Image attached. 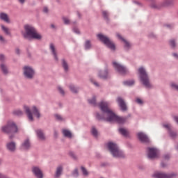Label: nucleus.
Instances as JSON below:
<instances>
[{"mask_svg":"<svg viewBox=\"0 0 178 178\" xmlns=\"http://www.w3.org/2000/svg\"><path fill=\"white\" fill-rule=\"evenodd\" d=\"M138 72L139 73L140 79L143 86H145V87H146L147 88H151L152 86L149 83V78L148 77V74H147L145 69H144V67H140L138 70Z\"/></svg>","mask_w":178,"mask_h":178,"instance_id":"20e7f679","label":"nucleus"},{"mask_svg":"<svg viewBox=\"0 0 178 178\" xmlns=\"http://www.w3.org/2000/svg\"><path fill=\"white\" fill-rule=\"evenodd\" d=\"M171 87H172L175 90H177V91H178V86L175 83H172Z\"/></svg>","mask_w":178,"mask_h":178,"instance_id":"c03bdc74","label":"nucleus"},{"mask_svg":"<svg viewBox=\"0 0 178 178\" xmlns=\"http://www.w3.org/2000/svg\"><path fill=\"white\" fill-rule=\"evenodd\" d=\"M117 37L120 40H122V41H123V42L124 43L125 48H130V47H131L130 43L127 40H126V39L123 38V37H122V35H120V34L117 33Z\"/></svg>","mask_w":178,"mask_h":178,"instance_id":"f3484780","label":"nucleus"},{"mask_svg":"<svg viewBox=\"0 0 178 178\" xmlns=\"http://www.w3.org/2000/svg\"><path fill=\"white\" fill-rule=\"evenodd\" d=\"M12 138H13V136H10V139L12 140Z\"/></svg>","mask_w":178,"mask_h":178,"instance_id":"680f3d73","label":"nucleus"},{"mask_svg":"<svg viewBox=\"0 0 178 178\" xmlns=\"http://www.w3.org/2000/svg\"><path fill=\"white\" fill-rule=\"evenodd\" d=\"M165 159H169L170 156L169 155H166L164 156Z\"/></svg>","mask_w":178,"mask_h":178,"instance_id":"6e6d98bb","label":"nucleus"},{"mask_svg":"<svg viewBox=\"0 0 178 178\" xmlns=\"http://www.w3.org/2000/svg\"><path fill=\"white\" fill-rule=\"evenodd\" d=\"M32 112L38 119H40V118H41V114L40 113V111H38V108H37V107L33 106Z\"/></svg>","mask_w":178,"mask_h":178,"instance_id":"aec40b11","label":"nucleus"},{"mask_svg":"<svg viewBox=\"0 0 178 178\" xmlns=\"http://www.w3.org/2000/svg\"><path fill=\"white\" fill-rule=\"evenodd\" d=\"M164 127H165V129H168V130L169 131L170 136V137H172V138H175L177 136V134L176 132L172 131V127L170 126V124H164Z\"/></svg>","mask_w":178,"mask_h":178,"instance_id":"dca6fc26","label":"nucleus"},{"mask_svg":"<svg viewBox=\"0 0 178 178\" xmlns=\"http://www.w3.org/2000/svg\"><path fill=\"white\" fill-rule=\"evenodd\" d=\"M173 176V174H165L162 172H154L153 175V177L154 178H171Z\"/></svg>","mask_w":178,"mask_h":178,"instance_id":"f8f14e48","label":"nucleus"},{"mask_svg":"<svg viewBox=\"0 0 178 178\" xmlns=\"http://www.w3.org/2000/svg\"><path fill=\"white\" fill-rule=\"evenodd\" d=\"M73 176L74 177H77V176H79V171L77 170V169L74 170L73 172Z\"/></svg>","mask_w":178,"mask_h":178,"instance_id":"37998d69","label":"nucleus"},{"mask_svg":"<svg viewBox=\"0 0 178 178\" xmlns=\"http://www.w3.org/2000/svg\"><path fill=\"white\" fill-rule=\"evenodd\" d=\"M102 15H103V17H104V19L106 20H109V18H108V16H109V13H108V11L103 10L102 11Z\"/></svg>","mask_w":178,"mask_h":178,"instance_id":"c756f323","label":"nucleus"},{"mask_svg":"<svg viewBox=\"0 0 178 178\" xmlns=\"http://www.w3.org/2000/svg\"><path fill=\"white\" fill-rule=\"evenodd\" d=\"M138 138H139L140 141H142V143H148V141H149L148 136H147V135L143 132H139L138 134Z\"/></svg>","mask_w":178,"mask_h":178,"instance_id":"4468645a","label":"nucleus"},{"mask_svg":"<svg viewBox=\"0 0 178 178\" xmlns=\"http://www.w3.org/2000/svg\"><path fill=\"white\" fill-rule=\"evenodd\" d=\"M113 66L120 73V74H126V73H127V68L116 62L113 63Z\"/></svg>","mask_w":178,"mask_h":178,"instance_id":"9d476101","label":"nucleus"},{"mask_svg":"<svg viewBox=\"0 0 178 178\" xmlns=\"http://www.w3.org/2000/svg\"><path fill=\"white\" fill-rule=\"evenodd\" d=\"M91 133L94 137H98V131H97V129L95 127H92L91 130Z\"/></svg>","mask_w":178,"mask_h":178,"instance_id":"7c9ffc66","label":"nucleus"},{"mask_svg":"<svg viewBox=\"0 0 178 178\" xmlns=\"http://www.w3.org/2000/svg\"><path fill=\"white\" fill-rule=\"evenodd\" d=\"M86 49H90L91 48V42L90 40H87L85 43Z\"/></svg>","mask_w":178,"mask_h":178,"instance_id":"473e14b6","label":"nucleus"},{"mask_svg":"<svg viewBox=\"0 0 178 178\" xmlns=\"http://www.w3.org/2000/svg\"><path fill=\"white\" fill-rule=\"evenodd\" d=\"M14 115H16L17 116H22V115H23V111H20V110H15L13 112Z\"/></svg>","mask_w":178,"mask_h":178,"instance_id":"f704fd0d","label":"nucleus"},{"mask_svg":"<svg viewBox=\"0 0 178 178\" xmlns=\"http://www.w3.org/2000/svg\"><path fill=\"white\" fill-rule=\"evenodd\" d=\"M124 86H133L134 84V81L131 80V81H124Z\"/></svg>","mask_w":178,"mask_h":178,"instance_id":"72a5a7b5","label":"nucleus"},{"mask_svg":"<svg viewBox=\"0 0 178 178\" xmlns=\"http://www.w3.org/2000/svg\"><path fill=\"white\" fill-rule=\"evenodd\" d=\"M81 170L84 176H88V171L84 167H81Z\"/></svg>","mask_w":178,"mask_h":178,"instance_id":"e433bc0d","label":"nucleus"},{"mask_svg":"<svg viewBox=\"0 0 178 178\" xmlns=\"http://www.w3.org/2000/svg\"><path fill=\"white\" fill-rule=\"evenodd\" d=\"M174 119H175V122L178 124V116H175Z\"/></svg>","mask_w":178,"mask_h":178,"instance_id":"603ef678","label":"nucleus"},{"mask_svg":"<svg viewBox=\"0 0 178 178\" xmlns=\"http://www.w3.org/2000/svg\"><path fill=\"white\" fill-rule=\"evenodd\" d=\"M1 131L6 134H15V133H17L18 131L17 126L13 121H10L1 127Z\"/></svg>","mask_w":178,"mask_h":178,"instance_id":"39448f33","label":"nucleus"},{"mask_svg":"<svg viewBox=\"0 0 178 178\" xmlns=\"http://www.w3.org/2000/svg\"><path fill=\"white\" fill-rule=\"evenodd\" d=\"M99 106L101 111L103 112L102 115L99 113L97 114V118L99 120H106V122H117V123H124L126 122V119L124 118L118 117L115 115L110 109H109V103L106 102H102Z\"/></svg>","mask_w":178,"mask_h":178,"instance_id":"f257e3e1","label":"nucleus"},{"mask_svg":"<svg viewBox=\"0 0 178 178\" xmlns=\"http://www.w3.org/2000/svg\"><path fill=\"white\" fill-rule=\"evenodd\" d=\"M72 156L74 157V158H76V156L73 153H72Z\"/></svg>","mask_w":178,"mask_h":178,"instance_id":"052dcab7","label":"nucleus"},{"mask_svg":"<svg viewBox=\"0 0 178 178\" xmlns=\"http://www.w3.org/2000/svg\"><path fill=\"white\" fill-rule=\"evenodd\" d=\"M32 172L37 178H42L44 175H42V171L38 167H33L32 168Z\"/></svg>","mask_w":178,"mask_h":178,"instance_id":"ddd939ff","label":"nucleus"},{"mask_svg":"<svg viewBox=\"0 0 178 178\" xmlns=\"http://www.w3.org/2000/svg\"><path fill=\"white\" fill-rule=\"evenodd\" d=\"M20 3H24L26 0H18Z\"/></svg>","mask_w":178,"mask_h":178,"instance_id":"5fc2aeb1","label":"nucleus"},{"mask_svg":"<svg viewBox=\"0 0 178 178\" xmlns=\"http://www.w3.org/2000/svg\"><path fill=\"white\" fill-rule=\"evenodd\" d=\"M93 84H95L96 86V87L99 86L98 83H97V82H93Z\"/></svg>","mask_w":178,"mask_h":178,"instance_id":"bf43d9fd","label":"nucleus"},{"mask_svg":"<svg viewBox=\"0 0 178 178\" xmlns=\"http://www.w3.org/2000/svg\"><path fill=\"white\" fill-rule=\"evenodd\" d=\"M2 162V161L1 160H0V163Z\"/></svg>","mask_w":178,"mask_h":178,"instance_id":"69168bd1","label":"nucleus"},{"mask_svg":"<svg viewBox=\"0 0 178 178\" xmlns=\"http://www.w3.org/2000/svg\"><path fill=\"white\" fill-rule=\"evenodd\" d=\"M70 90H71L72 92H74V93L77 92V89H76V88H74V86L71 85V86H70Z\"/></svg>","mask_w":178,"mask_h":178,"instance_id":"4c0bfd02","label":"nucleus"},{"mask_svg":"<svg viewBox=\"0 0 178 178\" xmlns=\"http://www.w3.org/2000/svg\"><path fill=\"white\" fill-rule=\"evenodd\" d=\"M73 30H74V32L76 33V34L80 33V31H79L77 28H74Z\"/></svg>","mask_w":178,"mask_h":178,"instance_id":"de8ad7c7","label":"nucleus"},{"mask_svg":"<svg viewBox=\"0 0 178 178\" xmlns=\"http://www.w3.org/2000/svg\"><path fill=\"white\" fill-rule=\"evenodd\" d=\"M1 69L4 74H8V67H6V65L1 64Z\"/></svg>","mask_w":178,"mask_h":178,"instance_id":"c85d7f7f","label":"nucleus"},{"mask_svg":"<svg viewBox=\"0 0 178 178\" xmlns=\"http://www.w3.org/2000/svg\"><path fill=\"white\" fill-rule=\"evenodd\" d=\"M1 29L3 31H4V33H6L8 35L10 34V32L9 31V29H8L7 27H5V26L1 25Z\"/></svg>","mask_w":178,"mask_h":178,"instance_id":"2f4dec72","label":"nucleus"},{"mask_svg":"<svg viewBox=\"0 0 178 178\" xmlns=\"http://www.w3.org/2000/svg\"><path fill=\"white\" fill-rule=\"evenodd\" d=\"M62 66L65 72L69 70V65H67V62H66V60L64 59L62 60Z\"/></svg>","mask_w":178,"mask_h":178,"instance_id":"cd10ccee","label":"nucleus"},{"mask_svg":"<svg viewBox=\"0 0 178 178\" xmlns=\"http://www.w3.org/2000/svg\"><path fill=\"white\" fill-rule=\"evenodd\" d=\"M107 147L114 158H124V154L122 150L119 149V147L116 143L110 142L108 143Z\"/></svg>","mask_w":178,"mask_h":178,"instance_id":"7ed1b4c3","label":"nucleus"},{"mask_svg":"<svg viewBox=\"0 0 178 178\" xmlns=\"http://www.w3.org/2000/svg\"><path fill=\"white\" fill-rule=\"evenodd\" d=\"M51 27L54 29V27H55L54 25H51Z\"/></svg>","mask_w":178,"mask_h":178,"instance_id":"0e129e2a","label":"nucleus"},{"mask_svg":"<svg viewBox=\"0 0 178 178\" xmlns=\"http://www.w3.org/2000/svg\"><path fill=\"white\" fill-rule=\"evenodd\" d=\"M63 134L65 136V137H67L68 138H72V132L70 131L67 129L63 130Z\"/></svg>","mask_w":178,"mask_h":178,"instance_id":"a878e982","label":"nucleus"},{"mask_svg":"<svg viewBox=\"0 0 178 178\" xmlns=\"http://www.w3.org/2000/svg\"><path fill=\"white\" fill-rule=\"evenodd\" d=\"M63 20L65 24H69L70 23V21L67 17H63Z\"/></svg>","mask_w":178,"mask_h":178,"instance_id":"ea45409f","label":"nucleus"},{"mask_svg":"<svg viewBox=\"0 0 178 178\" xmlns=\"http://www.w3.org/2000/svg\"><path fill=\"white\" fill-rule=\"evenodd\" d=\"M173 5V0H164L163 3L157 5L156 3H152L150 6L152 9H162V8H168Z\"/></svg>","mask_w":178,"mask_h":178,"instance_id":"0eeeda50","label":"nucleus"},{"mask_svg":"<svg viewBox=\"0 0 178 178\" xmlns=\"http://www.w3.org/2000/svg\"><path fill=\"white\" fill-rule=\"evenodd\" d=\"M119 132L120 133V134H122V135L124 136V137H127V136H129V131H127L126 129L120 128V129H119Z\"/></svg>","mask_w":178,"mask_h":178,"instance_id":"393cba45","label":"nucleus"},{"mask_svg":"<svg viewBox=\"0 0 178 178\" xmlns=\"http://www.w3.org/2000/svg\"><path fill=\"white\" fill-rule=\"evenodd\" d=\"M136 102H137V104H139V105H143V102L140 98H137Z\"/></svg>","mask_w":178,"mask_h":178,"instance_id":"79ce46f5","label":"nucleus"},{"mask_svg":"<svg viewBox=\"0 0 178 178\" xmlns=\"http://www.w3.org/2000/svg\"><path fill=\"white\" fill-rule=\"evenodd\" d=\"M24 29V38H33L34 40H41L42 38L41 34H40L37 30H35V28L31 25H25Z\"/></svg>","mask_w":178,"mask_h":178,"instance_id":"f03ea898","label":"nucleus"},{"mask_svg":"<svg viewBox=\"0 0 178 178\" xmlns=\"http://www.w3.org/2000/svg\"><path fill=\"white\" fill-rule=\"evenodd\" d=\"M0 41H1V42H5V39L2 35H0Z\"/></svg>","mask_w":178,"mask_h":178,"instance_id":"8fccbe9b","label":"nucleus"},{"mask_svg":"<svg viewBox=\"0 0 178 178\" xmlns=\"http://www.w3.org/2000/svg\"><path fill=\"white\" fill-rule=\"evenodd\" d=\"M170 45L172 48H175V47H176V43L175 42V40H170Z\"/></svg>","mask_w":178,"mask_h":178,"instance_id":"a19ab883","label":"nucleus"},{"mask_svg":"<svg viewBox=\"0 0 178 178\" xmlns=\"http://www.w3.org/2000/svg\"><path fill=\"white\" fill-rule=\"evenodd\" d=\"M36 134H37L38 138H40V140H45V135L44 134V132L42 131V130L38 129L36 131Z\"/></svg>","mask_w":178,"mask_h":178,"instance_id":"a211bd4d","label":"nucleus"},{"mask_svg":"<svg viewBox=\"0 0 178 178\" xmlns=\"http://www.w3.org/2000/svg\"><path fill=\"white\" fill-rule=\"evenodd\" d=\"M173 56H175V58H178L177 54H176V53L173 54Z\"/></svg>","mask_w":178,"mask_h":178,"instance_id":"4d7b16f0","label":"nucleus"},{"mask_svg":"<svg viewBox=\"0 0 178 178\" xmlns=\"http://www.w3.org/2000/svg\"><path fill=\"white\" fill-rule=\"evenodd\" d=\"M88 102H89V104H91V105H96L97 101L95 100V97H93V98L92 99V100H91V99H89V100H88Z\"/></svg>","mask_w":178,"mask_h":178,"instance_id":"c9c22d12","label":"nucleus"},{"mask_svg":"<svg viewBox=\"0 0 178 178\" xmlns=\"http://www.w3.org/2000/svg\"><path fill=\"white\" fill-rule=\"evenodd\" d=\"M63 170V168H62V166H58L57 168V170H56V172L55 177L56 178L59 177L62 175Z\"/></svg>","mask_w":178,"mask_h":178,"instance_id":"b1692460","label":"nucleus"},{"mask_svg":"<svg viewBox=\"0 0 178 178\" xmlns=\"http://www.w3.org/2000/svg\"><path fill=\"white\" fill-rule=\"evenodd\" d=\"M99 77H100V79H107L108 78V70L100 72L99 73Z\"/></svg>","mask_w":178,"mask_h":178,"instance_id":"5701e85b","label":"nucleus"},{"mask_svg":"<svg viewBox=\"0 0 178 178\" xmlns=\"http://www.w3.org/2000/svg\"><path fill=\"white\" fill-rule=\"evenodd\" d=\"M50 49L54 56V59L56 60H58V55L56 54V49H55V45H54V44L52 43L50 44Z\"/></svg>","mask_w":178,"mask_h":178,"instance_id":"6ab92c4d","label":"nucleus"},{"mask_svg":"<svg viewBox=\"0 0 178 178\" xmlns=\"http://www.w3.org/2000/svg\"><path fill=\"white\" fill-rule=\"evenodd\" d=\"M78 16L80 17V13H78Z\"/></svg>","mask_w":178,"mask_h":178,"instance_id":"e2e57ef3","label":"nucleus"},{"mask_svg":"<svg viewBox=\"0 0 178 178\" xmlns=\"http://www.w3.org/2000/svg\"><path fill=\"white\" fill-rule=\"evenodd\" d=\"M24 109L28 116L29 120H30V122H33V120H34V118H33V113H31L30 108H29V106H24Z\"/></svg>","mask_w":178,"mask_h":178,"instance_id":"2eb2a0df","label":"nucleus"},{"mask_svg":"<svg viewBox=\"0 0 178 178\" xmlns=\"http://www.w3.org/2000/svg\"><path fill=\"white\" fill-rule=\"evenodd\" d=\"M30 147V141L29 139H26L24 143L22 144V148L24 149H29V147Z\"/></svg>","mask_w":178,"mask_h":178,"instance_id":"bb28decb","label":"nucleus"},{"mask_svg":"<svg viewBox=\"0 0 178 178\" xmlns=\"http://www.w3.org/2000/svg\"><path fill=\"white\" fill-rule=\"evenodd\" d=\"M146 1H147L148 2H152L150 3V6L152 5V3H156V5H159L156 2H155L156 0H146Z\"/></svg>","mask_w":178,"mask_h":178,"instance_id":"49530a36","label":"nucleus"},{"mask_svg":"<svg viewBox=\"0 0 178 178\" xmlns=\"http://www.w3.org/2000/svg\"><path fill=\"white\" fill-rule=\"evenodd\" d=\"M97 38H99V40H100V41H102V42H104V44H105V45H106L108 48H110V49H112V51H115V44L113 43V42L111 41V40H109L108 37L102 34H98Z\"/></svg>","mask_w":178,"mask_h":178,"instance_id":"423d86ee","label":"nucleus"},{"mask_svg":"<svg viewBox=\"0 0 178 178\" xmlns=\"http://www.w3.org/2000/svg\"><path fill=\"white\" fill-rule=\"evenodd\" d=\"M147 152V156L149 159H155L159 156V152L154 147H149Z\"/></svg>","mask_w":178,"mask_h":178,"instance_id":"6e6552de","label":"nucleus"},{"mask_svg":"<svg viewBox=\"0 0 178 178\" xmlns=\"http://www.w3.org/2000/svg\"><path fill=\"white\" fill-rule=\"evenodd\" d=\"M5 59V56L1 54L0 55V60H3Z\"/></svg>","mask_w":178,"mask_h":178,"instance_id":"3c124183","label":"nucleus"},{"mask_svg":"<svg viewBox=\"0 0 178 178\" xmlns=\"http://www.w3.org/2000/svg\"><path fill=\"white\" fill-rule=\"evenodd\" d=\"M15 52H16V54H17V55H19V54H20V50H19V49H17L15 50Z\"/></svg>","mask_w":178,"mask_h":178,"instance_id":"864d4df0","label":"nucleus"},{"mask_svg":"<svg viewBox=\"0 0 178 178\" xmlns=\"http://www.w3.org/2000/svg\"><path fill=\"white\" fill-rule=\"evenodd\" d=\"M34 70L29 66L24 67V75L26 79H33L34 77Z\"/></svg>","mask_w":178,"mask_h":178,"instance_id":"1a4fd4ad","label":"nucleus"},{"mask_svg":"<svg viewBox=\"0 0 178 178\" xmlns=\"http://www.w3.org/2000/svg\"><path fill=\"white\" fill-rule=\"evenodd\" d=\"M55 118L56 120H59L60 122L63 120V118H62V116H60V115L56 114Z\"/></svg>","mask_w":178,"mask_h":178,"instance_id":"58836bf2","label":"nucleus"},{"mask_svg":"<svg viewBox=\"0 0 178 178\" xmlns=\"http://www.w3.org/2000/svg\"><path fill=\"white\" fill-rule=\"evenodd\" d=\"M58 91L62 94V95H65V91H63V89L62 88L58 87Z\"/></svg>","mask_w":178,"mask_h":178,"instance_id":"a18cd8bd","label":"nucleus"},{"mask_svg":"<svg viewBox=\"0 0 178 178\" xmlns=\"http://www.w3.org/2000/svg\"><path fill=\"white\" fill-rule=\"evenodd\" d=\"M0 19L6 22V23L10 22L9 17H8V15H6V13H0Z\"/></svg>","mask_w":178,"mask_h":178,"instance_id":"4be33fe9","label":"nucleus"},{"mask_svg":"<svg viewBox=\"0 0 178 178\" xmlns=\"http://www.w3.org/2000/svg\"><path fill=\"white\" fill-rule=\"evenodd\" d=\"M117 102L120 109L122 110L123 112H126V111H127V106L126 105V102H124V100L122 99V97H118Z\"/></svg>","mask_w":178,"mask_h":178,"instance_id":"9b49d317","label":"nucleus"},{"mask_svg":"<svg viewBox=\"0 0 178 178\" xmlns=\"http://www.w3.org/2000/svg\"><path fill=\"white\" fill-rule=\"evenodd\" d=\"M7 148L9 151L13 152L16 149V144L13 142L7 143Z\"/></svg>","mask_w":178,"mask_h":178,"instance_id":"412c9836","label":"nucleus"},{"mask_svg":"<svg viewBox=\"0 0 178 178\" xmlns=\"http://www.w3.org/2000/svg\"><path fill=\"white\" fill-rule=\"evenodd\" d=\"M165 166H166V165H165V163H161V167H162V168H165Z\"/></svg>","mask_w":178,"mask_h":178,"instance_id":"13d9d810","label":"nucleus"},{"mask_svg":"<svg viewBox=\"0 0 178 178\" xmlns=\"http://www.w3.org/2000/svg\"><path fill=\"white\" fill-rule=\"evenodd\" d=\"M43 12H44V13H48V8L44 7V8H43Z\"/></svg>","mask_w":178,"mask_h":178,"instance_id":"09e8293b","label":"nucleus"}]
</instances>
